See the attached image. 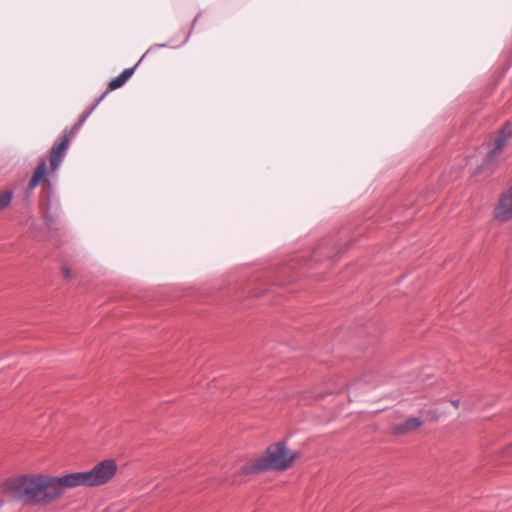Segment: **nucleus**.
I'll return each instance as SVG.
<instances>
[{"instance_id":"obj_1","label":"nucleus","mask_w":512,"mask_h":512,"mask_svg":"<svg viewBox=\"0 0 512 512\" xmlns=\"http://www.w3.org/2000/svg\"><path fill=\"white\" fill-rule=\"evenodd\" d=\"M113 459L97 463L91 470L73 472L63 476L40 473L23 474L7 479L4 492L28 505H47L59 499L67 489L80 486L96 487L109 482L117 472Z\"/></svg>"},{"instance_id":"obj_2","label":"nucleus","mask_w":512,"mask_h":512,"mask_svg":"<svg viewBox=\"0 0 512 512\" xmlns=\"http://www.w3.org/2000/svg\"><path fill=\"white\" fill-rule=\"evenodd\" d=\"M297 457V452L288 449L285 442H277L267 448L265 456L246 465L244 470L246 473L284 471L292 466Z\"/></svg>"},{"instance_id":"obj_3","label":"nucleus","mask_w":512,"mask_h":512,"mask_svg":"<svg viewBox=\"0 0 512 512\" xmlns=\"http://www.w3.org/2000/svg\"><path fill=\"white\" fill-rule=\"evenodd\" d=\"M107 93V91L104 92L99 97V99H97L95 104L80 117V119L77 123H75L73 128L69 132L67 129H65L62 132V135L60 136L59 140L53 144L49 155L50 169L52 172H56L59 166L61 165L62 161L64 160L69 148L70 137L83 125V123L90 116L95 107L103 100Z\"/></svg>"},{"instance_id":"obj_4","label":"nucleus","mask_w":512,"mask_h":512,"mask_svg":"<svg viewBox=\"0 0 512 512\" xmlns=\"http://www.w3.org/2000/svg\"><path fill=\"white\" fill-rule=\"evenodd\" d=\"M494 217L500 222H505L512 218V184L499 198L494 208Z\"/></svg>"},{"instance_id":"obj_5","label":"nucleus","mask_w":512,"mask_h":512,"mask_svg":"<svg viewBox=\"0 0 512 512\" xmlns=\"http://www.w3.org/2000/svg\"><path fill=\"white\" fill-rule=\"evenodd\" d=\"M511 138L512 129L508 126L504 127L495 139L494 148L487 155L486 161L488 164L497 159L498 154L504 149Z\"/></svg>"},{"instance_id":"obj_6","label":"nucleus","mask_w":512,"mask_h":512,"mask_svg":"<svg viewBox=\"0 0 512 512\" xmlns=\"http://www.w3.org/2000/svg\"><path fill=\"white\" fill-rule=\"evenodd\" d=\"M47 164L46 159L42 158L38 163L29 183L27 186L28 192H31L40 182L46 180Z\"/></svg>"},{"instance_id":"obj_7","label":"nucleus","mask_w":512,"mask_h":512,"mask_svg":"<svg viewBox=\"0 0 512 512\" xmlns=\"http://www.w3.org/2000/svg\"><path fill=\"white\" fill-rule=\"evenodd\" d=\"M421 425L422 422L419 418H410L406 420L404 423L395 426L394 433L397 435H402L417 430Z\"/></svg>"},{"instance_id":"obj_8","label":"nucleus","mask_w":512,"mask_h":512,"mask_svg":"<svg viewBox=\"0 0 512 512\" xmlns=\"http://www.w3.org/2000/svg\"><path fill=\"white\" fill-rule=\"evenodd\" d=\"M133 73H134V68L124 69L117 77L113 78L109 82V89L115 90L117 88H120L133 75Z\"/></svg>"},{"instance_id":"obj_9","label":"nucleus","mask_w":512,"mask_h":512,"mask_svg":"<svg viewBox=\"0 0 512 512\" xmlns=\"http://www.w3.org/2000/svg\"><path fill=\"white\" fill-rule=\"evenodd\" d=\"M13 199V192L10 190L0 193V212L6 209Z\"/></svg>"},{"instance_id":"obj_10","label":"nucleus","mask_w":512,"mask_h":512,"mask_svg":"<svg viewBox=\"0 0 512 512\" xmlns=\"http://www.w3.org/2000/svg\"><path fill=\"white\" fill-rule=\"evenodd\" d=\"M63 273H64V276H65L66 278H69V277H70V271H69V269L64 268V269H63Z\"/></svg>"},{"instance_id":"obj_11","label":"nucleus","mask_w":512,"mask_h":512,"mask_svg":"<svg viewBox=\"0 0 512 512\" xmlns=\"http://www.w3.org/2000/svg\"><path fill=\"white\" fill-rule=\"evenodd\" d=\"M452 404H453L456 408H458V407H459V405H460V400H453V401H452Z\"/></svg>"}]
</instances>
